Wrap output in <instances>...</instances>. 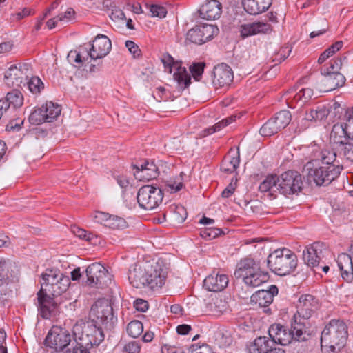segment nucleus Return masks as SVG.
<instances>
[{
    "label": "nucleus",
    "instance_id": "obj_24",
    "mask_svg": "<svg viewBox=\"0 0 353 353\" xmlns=\"http://www.w3.org/2000/svg\"><path fill=\"white\" fill-rule=\"evenodd\" d=\"M268 334L270 340L274 342V346L276 344L287 345L294 339L291 330L279 323L272 324L268 330Z\"/></svg>",
    "mask_w": 353,
    "mask_h": 353
},
{
    "label": "nucleus",
    "instance_id": "obj_52",
    "mask_svg": "<svg viewBox=\"0 0 353 353\" xmlns=\"http://www.w3.org/2000/svg\"><path fill=\"white\" fill-rule=\"evenodd\" d=\"M71 353H90V347L81 344V341L74 336L71 344Z\"/></svg>",
    "mask_w": 353,
    "mask_h": 353
},
{
    "label": "nucleus",
    "instance_id": "obj_23",
    "mask_svg": "<svg viewBox=\"0 0 353 353\" xmlns=\"http://www.w3.org/2000/svg\"><path fill=\"white\" fill-rule=\"evenodd\" d=\"M279 290L276 285H272L268 290H261L251 296V301L258 304L259 307H264V312L269 313L270 308H267L272 302L274 296L278 294Z\"/></svg>",
    "mask_w": 353,
    "mask_h": 353
},
{
    "label": "nucleus",
    "instance_id": "obj_4",
    "mask_svg": "<svg viewBox=\"0 0 353 353\" xmlns=\"http://www.w3.org/2000/svg\"><path fill=\"white\" fill-rule=\"evenodd\" d=\"M234 274L236 279H242L244 283L251 288L259 286L268 278V272L261 270L260 261L251 257L241 259Z\"/></svg>",
    "mask_w": 353,
    "mask_h": 353
},
{
    "label": "nucleus",
    "instance_id": "obj_50",
    "mask_svg": "<svg viewBox=\"0 0 353 353\" xmlns=\"http://www.w3.org/2000/svg\"><path fill=\"white\" fill-rule=\"evenodd\" d=\"M210 310L214 312L215 315H219L223 313L227 309L225 302L223 301L221 299H216L209 304Z\"/></svg>",
    "mask_w": 353,
    "mask_h": 353
},
{
    "label": "nucleus",
    "instance_id": "obj_34",
    "mask_svg": "<svg viewBox=\"0 0 353 353\" xmlns=\"http://www.w3.org/2000/svg\"><path fill=\"white\" fill-rule=\"evenodd\" d=\"M330 114L329 107L325 105H319L315 109H311L306 112L305 119L311 121H322Z\"/></svg>",
    "mask_w": 353,
    "mask_h": 353
},
{
    "label": "nucleus",
    "instance_id": "obj_59",
    "mask_svg": "<svg viewBox=\"0 0 353 353\" xmlns=\"http://www.w3.org/2000/svg\"><path fill=\"white\" fill-rule=\"evenodd\" d=\"M75 12L70 8L64 13L57 16L59 21L63 23H68L74 19Z\"/></svg>",
    "mask_w": 353,
    "mask_h": 353
},
{
    "label": "nucleus",
    "instance_id": "obj_20",
    "mask_svg": "<svg viewBox=\"0 0 353 353\" xmlns=\"http://www.w3.org/2000/svg\"><path fill=\"white\" fill-rule=\"evenodd\" d=\"M324 244L314 242L305 248L303 252V259L311 268H319V263L323 256Z\"/></svg>",
    "mask_w": 353,
    "mask_h": 353
},
{
    "label": "nucleus",
    "instance_id": "obj_39",
    "mask_svg": "<svg viewBox=\"0 0 353 353\" xmlns=\"http://www.w3.org/2000/svg\"><path fill=\"white\" fill-rule=\"evenodd\" d=\"M343 44L342 41H338L333 43L321 54L318 59V63L319 64L323 63L327 59L332 56L335 52H338L343 47Z\"/></svg>",
    "mask_w": 353,
    "mask_h": 353
},
{
    "label": "nucleus",
    "instance_id": "obj_54",
    "mask_svg": "<svg viewBox=\"0 0 353 353\" xmlns=\"http://www.w3.org/2000/svg\"><path fill=\"white\" fill-rule=\"evenodd\" d=\"M34 14V9L29 7H26L21 10H19L16 13L12 14L11 18L13 21H20L28 16L33 15Z\"/></svg>",
    "mask_w": 353,
    "mask_h": 353
},
{
    "label": "nucleus",
    "instance_id": "obj_63",
    "mask_svg": "<svg viewBox=\"0 0 353 353\" xmlns=\"http://www.w3.org/2000/svg\"><path fill=\"white\" fill-rule=\"evenodd\" d=\"M23 124V119H12L6 125V129L8 131L10 130H19L21 128V125Z\"/></svg>",
    "mask_w": 353,
    "mask_h": 353
},
{
    "label": "nucleus",
    "instance_id": "obj_6",
    "mask_svg": "<svg viewBox=\"0 0 353 353\" xmlns=\"http://www.w3.org/2000/svg\"><path fill=\"white\" fill-rule=\"evenodd\" d=\"M341 170L338 165H321L314 168V163L307 162L303 167V172L306 174L308 181L320 186L330 184L339 176Z\"/></svg>",
    "mask_w": 353,
    "mask_h": 353
},
{
    "label": "nucleus",
    "instance_id": "obj_15",
    "mask_svg": "<svg viewBox=\"0 0 353 353\" xmlns=\"http://www.w3.org/2000/svg\"><path fill=\"white\" fill-rule=\"evenodd\" d=\"M71 335L66 330L56 329L50 330L45 339V344L54 350L65 349L72 343Z\"/></svg>",
    "mask_w": 353,
    "mask_h": 353
},
{
    "label": "nucleus",
    "instance_id": "obj_40",
    "mask_svg": "<svg viewBox=\"0 0 353 353\" xmlns=\"http://www.w3.org/2000/svg\"><path fill=\"white\" fill-rule=\"evenodd\" d=\"M25 85H27L28 90L33 94L40 93L44 88L43 83L38 77H32L30 79L25 81Z\"/></svg>",
    "mask_w": 353,
    "mask_h": 353
},
{
    "label": "nucleus",
    "instance_id": "obj_35",
    "mask_svg": "<svg viewBox=\"0 0 353 353\" xmlns=\"http://www.w3.org/2000/svg\"><path fill=\"white\" fill-rule=\"evenodd\" d=\"M45 116L48 117L47 122L50 123L55 120L61 114V108L52 101L47 102L41 105Z\"/></svg>",
    "mask_w": 353,
    "mask_h": 353
},
{
    "label": "nucleus",
    "instance_id": "obj_64",
    "mask_svg": "<svg viewBox=\"0 0 353 353\" xmlns=\"http://www.w3.org/2000/svg\"><path fill=\"white\" fill-rule=\"evenodd\" d=\"M110 214L103 212H97L94 216V221L96 223L104 225L106 227Z\"/></svg>",
    "mask_w": 353,
    "mask_h": 353
},
{
    "label": "nucleus",
    "instance_id": "obj_9",
    "mask_svg": "<svg viewBox=\"0 0 353 353\" xmlns=\"http://www.w3.org/2000/svg\"><path fill=\"white\" fill-rule=\"evenodd\" d=\"M278 190L285 196L297 194L303 189L302 176L297 171H286L278 176Z\"/></svg>",
    "mask_w": 353,
    "mask_h": 353
},
{
    "label": "nucleus",
    "instance_id": "obj_62",
    "mask_svg": "<svg viewBox=\"0 0 353 353\" xmlns=\"http://www.w3.org/2000/svg\"><path fill=\"white\" fill-rule=\"evenodd\" d=\"M165 186L168 191H170L171 193H174L181 190L183 184L181 181H170L167 182Z\"/></svg>",
    "mask_w": 353,
    "mask_h": 353
},
{
    "label": "nucleus",
    "instance_id": "obj_36",
    "mask_svg": "<svg viewBox=\"0 0 353 353\" xmlns=\"http://www.w3.org/2000/svg\"><path fill=\"white\" fill-rule=\"evenodd\" d=\"M4 99L7 101L8 103H9V107H11L12 110L19 108L23 104V96L17 89L9 92Z\"/></svg>",
    "mask_w": 353,
    "mask_h": 353
},
{
    "label": "nucleus",
    "instance_id": "obj_53",
    "mask_svg": "<svg viewBox=\"0 0 353 353\" xmlns=\"http://www.w3.org/2000/svg\"><path fill=\"white\" fill-rule=\"evenodd\" d=\"M336 154L334 152L324 150L319 160L321 161L323 165H335L333 163L336 160Z\"/></svg>",
    "mask_w": 353,
    "mask_h": 353
},
{
    "label": "nucleus",
    "instance_id": "obj_8",
    "mask_svg": "<svg viewBox=\"0 0 353 353\" xmlns=\"http://www.w3.org/2000/svg\"><path fill=\"white\" fill-rule=\"evenodd\" d=\"M90 316L92 323L102 325L108 329H111L117 321L110 302L105 299H99L92 305Z\"/></svg>",
    "mask_w": 353,
    "mask_h": 353
},
{
    "label": "nucleus",
    "instance_id": "obj_51",
    "mask_svg": "<svg viewBox=\"0 0 353 353\" xmlns=\"http://www.w3.org/2000/svg\"><path fill=\"white\" fill-rule=\"evenodd\" d=\"M68 60L73 65L80 68L83 66L85 61L83 59L81 55L76 50H70L68 54Z\"/></svg>",
    "mask_w": 353,
    "mask_h": 353
},
{
    "label": "nucleus",
    "instance_id": "obj_47",
    "mask_svg": "<svg viewBox=\"0 0 353 353\" xmlns=\"http://www.w3.org/2000/svg\"><path fill=\"white\" fill-rule=\"evenodd\" d=\"M330 114L334 115V120L341 119L343 117L344 118V114H345L346 110L344 107H343L339 103L335 101L329 107Z\"/></svg>",
    "mask_w": 353,
    "mask_h": 353
},
{
    "label": "nucleus",
    "instance_id": "obj_49",
    "mask_svg": "<svg viewBox=\"0 0 353 353\" xmlns=\"http://www.w3.org/2000/svg\"><path fill=\"white\" fill-rule=\"evenodd\" d=\"M222 230L218 228L208 227L202 230L200 234L202 238L206 240H211L219 236L221 233Z\"/></svg>",
    "mask_w": 353,
    "mask_h": 353
},
{
    "label": "nucleus",
    "instance_id": "obj_38",
    "mask_svg": "<svg viewBox=\"0 0 353 353\" xmlns=\"http://www.w3.org/2000/svg\"><path fill=\"white\" fill-rule=\"evenodd\" d=\"M278 176L276 174L268 176L264 179V181L262 183H261L259 188V190L262 192H273L275 191L276 190H278Z\"/></svg>",
    "mask_w": 353,
    "mask_h": 353
},
{
    "label": "nucleus",
    "instance_id": "obj_61",
    "mask_svg": "<svg viewBox=\"0 0 353 353\" xmlns=\"http://www.w3.org/2000/svg\"><path fill=\"white\" fill-rule=\"evenodd\" d=\"M125 47L134 57H139L141 54V50L139 46L132 41H126Z\"/></svg>",
    "mask_w": 353,
    "mask_h": 353
},
{
    "label": "nucleus",
    "instance_id": "obj_3",
    "mask_svg": "<svg viewBox=\"0 0 353 353\" xmlns=\"http://www.w3.org/2000/svg\"><path fill=\"white\" fill-rule=\"evenodd\" d=\"M298 265L297 256L288 248L274 250L269 254L267 266L274 274L285 276L294 272Z\"/></svg>",
    "mask_w": 353,
    "mask_h": 353
},
{
    "label": "nucleus",
    "instance_id": "obj_5",
    "mask_svg": "<svg viewBox=\"0 0 353 353\" xmlns=\"http://www.w3.org/2000/svg\"><path fill=\"white\" fill-rule=\"evenodd\" d=\"M347 337L346 324L340 320H332L321 332V347H328L332 352L340 350L345 345Z\"/></svg>",
    "mask_w": 353,
    "mask_h": 353
},
{
    "label": "nucleus",
    "instance_id": "obj_56",
    "mask_svg": "<svg viewBox=\"0 0 353 353\" xmlns=\"http://www.w3.org/2000/svg\"><path fill=\"white\" fill-rule=\"evenodd\" d=\"M141 343L137 341H132L127 344H125L123 347V352L127 353H139L141 351Z\"/></svg>",
    "mask_w": 353,
    "mask_h": 353
},
{
    "label": "nucleus",
    "instance_id": "obj_41",
    "mask_svg": "<svg viewBox=\"0 0 353 353\" xmlns=\"http://www.w3.org/2000/svg\"><path fill=\"white\" fill-rule=\"evenodd\" d=\"M127 333L132 338H137L143 331L142 323L138 320H134L130 322L127 326Z\"/></svg>",
    "mask_w": 353,
    "mask_h": 353
},
{
    "label": "nucleus",
    "instance_id": "obj_1",
    "mask_svg": "<svg viewBox=\"0 0 353 353\" xmlns=\"http://www.w3.org/2000/svg\"><path fill=\"white\" fill-rule=\"evenodd\" d=\"M41 280V288L37 293L38 303L42 317L48 319L56 307L53 298L68 290L70 279L59 270L47 269L42 273Z\"/></svg>",
    "mask_w": 353,
    "mask_h": 353
},
{
    "label": "nucleus",
    "instance_id": "obj_48",
    "mask_svg": "<svg viewBox=\"0 0 353 353\" xmlns=\"http://www.w3.org/2000/svg\"><path fill=\"white\" fill-rule=\"evenodd\" d=\"M126 226V221L124 219L117 216L110 215L106 227L111 229H123Z\"/></svg>",
    "mask_w": 353,
    "mask_h": 353
},
{
    "label": "nucleus",
    "instance_id": "obj_12",
    "mask_svg": "<svg viewBox=\"0 0 353 353\" xmlns=\"http://www.w3.org/2000/svg\"><path fill=\"white\" fill-rule=\"evenodd\" d=\"M32 75V68L29 63H18L10 65L6 71L4 79L6 83L12 87L25 86V81H27Z\"/></svg>",
    "mask_w": 353,
    "mask_h": 353
},
{
    "label": "nucleus",
    "instance_id": "obj_22",
    "mask_svg": "<svg viewBox=\"0 0 353 353\" xmlns=\"http://www.w3.org/2000/svg\"><path fill=\"white\" fill-rule=\"evenodd\" d=\"M291 332L293 338L299 341H305L312 334L309 320L294 315L291 322Z\"/></svg>",
    "mask_w": 353,
    "mask_h": 353
},
{
    "label": "nucleus",
    "instance_id": "obj_37",
    "mask_svg": "<svg viewBox=\"0 0 353 353\" xmlns=\"http://www.w3.org/2000/svg\"><path fill=\"white\" fill-rule=\"evenodd\" d=\"M239 157H225L221 163V170L225 173H232L239 165Z\"/></svg>",
    "mask_w": 353,
    "mask_h": 353
},
{
    "label": "nucleus",
    "instance_id": "obj_11",
    "mask_svg": "<svg viewBox=\"0 0 353 353\" xmlns=\"http://www.w3.org/2000/svg\"><path fill=\"white\" fill-rule=\"evenodd\" d=\"M163 198L161 188L153 185H144L137 193V199L139 206L146 210H152L159 206Z\"/></svg>",
    "mask_w": 353,
    "mask_h": 353
},
{
    "label": "nucleus",
    "instance_id": "obj_57",
    "mask_svg": "<svg viewBox=\"0 0 353 353\" xmlns=\"http://www.w3.org/2000/svg\"><path fill=\"white\" fill-rule=\"evenodd\" d=\"M72 231L74 233V234L75 236H77V237H79V239H85L88 241H90L92 240V238L93 236L92 234L88 233L86 230H85L82 228H80L77 226H74L72 228Z\"/></svg>",
    "mask_w": 353,
    "mask_h": 353
},
{
    "label": "nucleus",
    "instance_id": "obj_30",
    "mask_svg": "<svg viewBox=\"0 0 353 353\" xmlns=\"http://www.w3.org/2000/svg\"><path fill=\"white\" fill-rule=\"evenodd\" d=\"M337 263L341 277L347 282H351L353 279V263L352 257L346 253H341L338 256Z\"/></svg>",
    "mask_w": 353,
    "mask_h": 353
},
{
    "label": "nucleus",
    "instance_id": "obj_43",
    "mask_svg": "<svg viewBox=\"0 0 353 353\" xmlns=\"http://www.w3.org/2000/svg\"><path fill=\"white\" fill-rule=\"evenodd\" d=\"M47 119L48 117L45 116L41 106L35 109L29 116V121L33 125H39L47 122Z\"/></svg>",
    "mask_w": 353,
    "mask_h": 353
},
{
    "label": "nucleus",
    "instance_id": "obj_33",
    "mask_svg": "<svg viewBox=\"0 0 353 353\" xmlns=\"http://www.w3.org/2000/svg\"><path fill=\"white\" fill-rule=\"evenodd\" d=\"M274 347V342L266 336L255 339L249 347L250 353H266Z\"/></svg>",
    "mask_w": 353,
    "mask_h": 353
},
{
    "label": "nucleus",
    "instance_id": "obj_27",
    "mask_svg": "<svg viewBox=\"0 0 353 353\" xmlns=\"http://www.w3.org/2000/svg\"><path fill=\"white\" fill-rule=\"evenodd\" d=\"M229 279L226 274L213 272L203 281V286L208 291L221 292L228 285Z\"/></svg>",
    "mask_w": 353,
    "mask_h": 353
},
{
    "label": "nucleus",
    "instance_id": "obj_10",
    "mask_svg": "<svg viewBox=\"0 0 353 353\" xmlns=\"http://www.w3.org/2000/svg\"><path fill=\"white\" fill-rule=\"evenodd\" d=\"M161 61L167 72L172 73V70H175L173 77L180 90H183L189 87L191 83V76L186 68L181 66L180 62L175 61L168 54L163 56Z\"/></svg>",
    "mask_w": 353,
    "mask_h": 353
},
{
    "label": "nucleus",
    "instance_id": "obj_44",
    "mask_svg": "<svg viewBox=\"0 0 353 353\" xmlns=\"http://www.w3.org/2000/svg\"><path fill=\"white\" fill-rule=\"evenodd\" d=\"M314 94L313 90L310 88L301 89L298 92L295 93L293 99L296 101H301L303 104L308 101Z\"/></svg>",
    "mask_w": 353,
    "mask_h": 353
},
{
    "label": "nucleus",
    "instance_id": "obj_14",
    "mask_svg": "<svg viewBox=\"0 0 353 353\" xmlns=\"http://www.w3.org/2000/svg\"><path fill=\"white\" fill-rule=\"evenodd\" d=\"M218 32L219 28L216 26L210 24L196 26L187 32L186 41L201 45L211 40Z\"/></svg>",
    "mask_w": 353,
    "mask_h": 353
},
{
    "label": "nucleus",
    "instance_id": "obj_16",
    "mask_svg": "<svg viewBox=\"0 0 353 353\" xmlns=\"http://www.w3.org/2000/svg\"><path fill=\"white\" fill-rule=\"evenodd\" d=\"M319 307V302L312 295H301L296 305V312L299 318L309 320Z\"/></svg>",
    "mask_w": 353,
    "mask_h": 353
},
{
    "label": "nucleus",
    "instance_id": "obj_46",
    "mask_svg": "<svg viewBox=\"0 0 353 353\" xmlns=\"http://www.w3.org/2000/svg\"><path fill=\"white\" fill-rule=\"evenodd\" d=\"M205 67L204 62L193 63L189 68L190 71L195 81H199Z\"/></svg>",
    "mask_w": 353,
    "mask_h": 353
},
{
    "label": "nucleus",
    "instance_id": "obj_29",
    "mask_svg": "<svg viewBox=\"0 0 353 353\" xmlns=\"http://www.w3.org/2000/svg\"><path fill=\"white\" fill-rule=\"evenodd\" d=\"M222 12V5L218 0H210L199 9V16L206 20H214L219 18Z\"/></svg>",
    "mask_w": 353,
    "mask_h": 353
},
{
    "label": "nucleus",
    "instance_id": "obj_7",
    "mask_svg": "<svg viewBox=\"0 0 353 353\" xmlns=\"http://www.w3.org/2000/svg\"><path fill=\"white\" fill-rule=\"evenodd\" d=\"M72 333L73 336L81 341V344L91 348L99 346L105 338L102 328L93 323L88 325L77 323L73 326Z\"/></svg>",
    "mask_w": 353,
    "mask_h": 353
},
{
    "label": "nucleus",
    "instance_id": "obj_55",
    "mask_svg": "<svg viewBox=\"0 0 353 353\" xmlns=\"http://www.w3.org/2000/svg\"><path fill=\"white\" fill-rule=\"evenodd\" d=\"M77 50L81 55L83 59H84L85 62L88 61L89 59H92V56L91 54L92 50H91L90 43L88 45L84 44L83 46H80L77 49Z\"/></svg>",
    "mask_w": 353,
    "mask_h": 353
},
{
    "label": "nucleus",
    "instance_id": "obj_28",
    "mask_svg": "<svg viewBox=\"0 0 353 353\" xmlns=\"http://www.w3.org/2000/svg\"><path fill=\"white\" fill-rule=\"evenodd\" d=\"M133 168L136 170L134 175L139 181H150L157 178L159 174L158 168L153 161L146 160L139 165H134Z\"/></svg>",
    "mask_w": 353,
    "mask_h": 353
},
{
    "label": "nucleus",
    "instance_id": "obj_60",
    "mask_svg": "<svg viewBox=\"0 0 353 353\" xmlns=\"http://www.w3.org/2000/svg\"><path fill=\"white\" fill-rule=\"evenodd\" d=\"M15 285L14 282L8 279H7L6 282H3V283H0V293H7L9 292V295L13 296V289L14 288Z\"/></svg>",
    "mask_w": 353,
    "mask_h": 353
},
{
    "label": "nucleus",
    "instance_id": "obj_45",
    "mask_svg": "<svg viewBox=\"0 0 353 353\" xmlns=\"http://www.w3.org/2000/svg\"><path fill=\"white\" fill-rule=\"evenodd\" d=\"M334 141L337 143L342 144L343 148V155L345 158L351 161H353V137L349 139V141L344 143L343 140L333 139Z\"/></svg>",
    "mask_w": 353,
    "mask_h": 353
},
{
    "label": "nucleus",
    "instance_id": "obj_17",
    "mask_svg": "<svg viewBox=\"0 0 353 353\" xmlns=\"http://www.w3.org/2000/svg\"><path fill=\"white\" fill-rule=\"evenodd\" d=\"M87 276L86 284L92 287L102 288L106 284L107 270L99 263H94L88 265L85 270Z\"/></svg>",
    "mask_w": 353,
    "mask_h": 353
},
{
    "label": "nucleus",
    "instance_id": "obj_31",
    "mask_svg": "<svg viewBox=\"0 0 353 353\" xmlns=\"http://www.w3.org/2000/svg\"><path fill=\"white\" fill-rule=\"evenodd\" d=\"M164 219L168 220L174 225L181 224L185 221L188 216L186 209L181 205H172L163 214Z\"/></svg>",
    "mask_w": 353,
    "mask_h": 353
},
{
    "label": "nucleus",
    "instance_id": "obj_32",
    "mask_svg": "<svg viewBox=\"0 0 353 353\" xmlns=\"http://www.w3.org/2000/svg\"><path fill=\"white\" fill-rule=\"evenodd\" d=\"M242 5L248 14H258L270 8L272 0H242Z\"/></svg>",
    "mask_w": 353,
    "mask_h": 353
},
{
    "label": "nucleus",
    "instance_id": "obj_26",
    "mask_svg": "<svg viewBox=\"0 0 353 353\" xmlns=\"http://www.w3.org/2000/svg\"><path fill=\"white\" fill-rule=\"evenodd\" d=\"M272 31V27L270 24L261 21L243 24L239 28L240 35L242 38L259 34H269Z\"/></svg>",
    "mask_w": 353,
    "mask_h": 353
},
{
    "label": "nucleus",
    "instance_id": "obj_25",
    "mask_svg": "<svg viewBox=\"0 0 353 353\" xmlns=\"http://www.w3.org/2000/svg\"><path fill=\"white\" fill-rule=\"evenodd\" d=\"M92 60L96 61L105 57L112 48L111 41L103 34H98L90 44Z\"/></svg>",
    "mask_w": 353,
    "mask_h": 353
},
{
    "label": "nucleus",
    "instance_id": "obj_21",
    "mask_svg": "<svg viewBox=\"0 0 353 353\" xmlns=\"http://www.w3.org/2000/svg\"><path fill=\"white\" fill-rule=\"evenodd\" d=\"M344 120L345 123L334 125L330 134L331 139H336L337 135L340 139L353 137V107L345 111Z\"/></svg>",
    "mask_w": 353,
    "mask_h": 353
},
{
    "label": "nucleus",
    "instance_id": "obj_58",
    "mask_svg": "<svg viewBox=\"0 0 353 353\" xmlns=\"http://www.w3.org/2000/svg\"><path fill=\"white\" fill-rule=\"evenodd\" d=\"M152 17L163 18L166 16L167 10L163 6L159 5H152L150 8Z\"/></svg>",
    "mask_w": 353,
    "mask_h": 353
},
{
    "label": "nucleus",
    "instance_id": "obj_18",
    "mask_svg": "<svg viewBox=\"0 0 353 353\" xmlns=\"http://www.w3.org/2000/svg\"><path fill=\"white\" fill-rule=\"evenodd\" d=\"M212 77V84L216 88H228L233 81L234 74L228 65L222 63L214 68Z\"/></svg>",
    "mask_w": 353,
    "mask_h": 353
},
{
    "label": "nucleus",
    "instance_id": "obj_42",
    "mask_svg": "<svg viewBox=\"0 0 353 353\" xmlns=\"http://www.w3.org/2000/svg\"><path fill=\"white\" fill-rule=\"evenodd\" d=\"M306 154H307V158L310 159L308 162H312L319 161L321 155H322L323 150H321L319 145L316 144H311L305 148Z\"/></svg>",
    "mask_w": 353,
    "mask_h": 353
},
{
    "label": "nucleus",
    "instance_id": "obj_13",
    "mask_svg": "<svg viewBox=\"0 0 353 353\" xmlns=\"http://www.w3.org/2000/svg\"><path fill=\"white\" fill-rule=\"evenodd\" d=\"M291 119L290 111H280L262 125L259 132L263 137H271L284 129L290 123Z\"/></svg>",
    "mask_w": 353,
    "mask_h": 353
},
{
    "label": "nucleus",
    "instance_id": "obj_2",
    "mask_svg": "<svg viewBox=\"0 0 353 353\" xmlns=\"http://www.w3.org/2000/svg\"><path fill=\"white\" fill-rule=\"evenodd\" d=\"M168 272L167 264L161 259L152 263H135L129 269L128 280L136 288L148 287L156 290L165 284Z\"/></svg>",
    "mask_w": 353,
    "mask_h": 353
},
{
    "label": "nucleus",
    "instance_id": "obj_19",
    "mask_svg": "<svg viewBox=\"0 0 353 353\" xmlns=\"http://www.w3.org/2000/svg\"><path fill=\"white\" fill-rule=\"evenodd\" d=\"M328 69H321V73L323 76L321 81L320 91L330 92L339 87H342L345 82V77L339 72H327Z\"/></svg>",
    "mask_w": 353,
    "mask_h": 353
}]
</instances>
